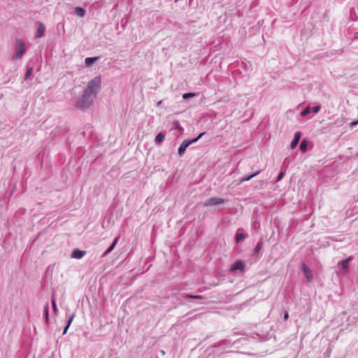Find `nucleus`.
Here are the masks:
<instances>
[{
    "label": "nucleus",
    "mask_w": 358,
    "mask_h": 358,
    "mask_svg": "<svg viewBox=\"0 0 358 358\" xmlns=\"http://www.w3.org/2000/svg\"><path fill=\"white\" fill-rule=\"evenodd\" d=\"M310 107H308L306 108L302 113H301V115L302 116H305L307 114L310 113Z\"/></svg>",
    "instance_id": "21"
},
{
    "label": "nucleus",
    "mask_w": 358,
    "mask_h": 358,
    "mask_svg": "<svg viewBox=\"0 0 358 358\" xmlns=\"http://www.w3.org/2000/svg\"><path fill=\"white\" fill-rule=\"evenodd\" d=\"M308 143L306 140H303L300 144V150L302 152H305L307 150Z\"/></svg>",
    "instance_id": "15"
},
{
    "label": "nucleus",
    "mask_w": 358,
    "mask_h": 358,
    "mask_svg": "<svg viewBox=\"0 0 358 358\" xmlns=\"http://www.w3.org/2000/svg\"><path fill=\"white\" fill-rule=\"evenodd\" d=\"M101 76H96L88 83L87 89L84 91L80 100L77 102L76 106L80 108H85L92 101V96L95 95L101 86Z\"/></svg>",
    "instance_id": "1"
},
{
    "label": "nucleus",
    "mask_w": 358,
    "mask_h": 358,
    "mask_svg": "<svg viewBox=\"0 0 358 358\" xmlns=\"http://www.w3.org/2000/svg\"><path fill=\"white\" fill-rule=\"evenodd\" d=\"M189 297L193 298V299H201L202 298L201 296H189Z\"/></svg>",
    "instance_id": "29"
},
{
    "label": "nucleus",
    "mask_w": 358,
    "mask_h": 358,
    "mask_svg": "<svg viewBox=\"0 0 358 358\" xmlns=\"http://www.w3.org/2000/svg\"><path fill=\"white\" fill-rule=\"evenodd\" d=\"M26 52L25 43L21 40L16 41L14 59L21 58Z\"/></svg>",
    "instance_id": "2"
},
{
    "label": "nucleus",
    "mask_w": 358,
    "mask_h": 358,
    "mask_svg": "<svg viewBox=\"0 0 358 358\" xmlns=\"http://www.w3.org/2000/svg\"><path fill=\"white\" fill-rule=\"evenodd\" d=\"M262 245V243L261 241L259 242L255 248V252H258L261 250Z\"/></svg>",
    "instance_id": "22"
},
{
    "label": "nucleus",
    "mask_w": 358,
    "mask_h": 358,
    "mask_svg": "<svg viewBox=\"0 0 358 358\" xmlns=\"http://www.w3.org/2000/svg\"><path fill=\"white\" fill-rule=\"evenodd\" d=\"M165 136L162 133H159L155 138V143L159 145L164 140Z\"/></svg>",
    "instance_id": "11"
},
{
    "label": "nucleus",
    "mask_w": 358,
    "mask_h": 358,
    "mask_svg": "<svg viewBox=\"0 0 358 358\" xmlns=\"http://www.w3.org/2000/svg\"><path fill=\"white\" fill-rule=\"evenodd\" d=\"M301 268L303 272L304 273L308 281H310L313 279V275L310 271V270L308 268V267L305 264H301Z\"/></svg>",
    "instance_id": "6"
},
{
    "label": "nucleus",
    "mask_w": 358,
    "mask_h": 358,
    "mask_svg": "<svg viewBox=\"0 0 358 358\" xmlns=\"http://www.w3.org/2000/svg\"><path fill=\"white\" fill-rule=\"evenodd\" d=\"M85 251L76 250L73 252L71 257L75 259H81L85 255Z\"/></svg>",
    "instance_id": "9"
},
{
    "label": "nucleus",
    "mask_w": 358,
    "mask_h": 358,
    "mask_svg": "<svg viewBox=\"0 0 358 358\" xmlns=\"http://www.w3.org/2000/svg\"><path fill=\"white\" fill-rule=\"evenodd\" d=\"M301 136V134L299 131L295 133L294 139L292 140V141L291 143V148L292 149H294V148L296 147V145H298V143L299 142Z\"/></svg>",
    "instance_id": "8"
},
{
    "label": "nucleus",
    "mask_w": 358,
    "mask_h": 358,
    "mask_svg": "<svg viewBox=\"0 0 358 358\" xmlns=\"http://www.w3.org/2000/svg\"><path fill=\"white\" fill-rule=\"evenodd\" d=\"M52 305L53 310H55V312H56L57 311V306H56L55 301L54 299H52Z\"/></svg>",
    "instance_id": "26"
},
{
    "label": "nucleus",
    "mask_w": 358,
    "mask_h": 358,
    "mask_svg": "<svg viewBox=\"0 0 358 358\" xmlns=\"http://www.w3.org/2000/svg\"><path fill=\"white\" fill-rule=\"evenodd\" d=\"M352 259V257H350L349 258L343 260L341 262V266L342 268L347 273L348 272V268H349V262Z\"/></svg>",
    "instance_id": "10"
},
{
    "label": "nucleus",
    "mask_w": 358,
    "mask_h": 358,
    "mask_svg": "<svg viewBox=\"0 0 358 358\" xmlns=\"http://www.w3.org/2000/svg\"><path fill=\"white\" fill-rule=\"evenodd\" d=\"M98 59V57H87L85 59V64L87 66H90L92 65L95 61H96Z\"/></svg>",
    "instance_id": "14"
},
{
    "label": "nucleus",
    "mask_w": 358,
    "mask_h": 358,
    "mask_svg": "<svg viewBox=\"0 0 358 358\" xmlns=\"http://www.w3.org/2000/svg\"><path fill=\"white\" fill-rule=\"evenodd\" d=\"M74 317H75V315L73 314L69 317L67 324L66 325V327L64 329V331H63L64 334H65L67 332V330H68L69 326L71 325V322H73Z\"/></svg>",
    "instance_id": "13"
},
{
    "label": "nucleus",
    "mask_w": 358,
    "mask_h": 358,
    "mask_svg": "<svg viewBox=\"0 0 358 358\" xmlns=\"http://www.w3.org/2000/svg\"><path fill=\"white\" fill-rule=\"evenodd\" d=\"M357 124H358V120L351 122L350 125H351V127H354V126L357 125Z\"/></svg>",
    "instance_id": "28"
},
{
    "label": "nucleus",
    "mask_w": 358,
    "mask_h": 358,
    "mask_svg": "<svg viewBox=\"0 0 358 358\" xmlns=\"http://www.w3.org/2000/svg\"><path fill=\"white\" fill-rule=\"evenodd\" d=\"M45 31V26L43 25V24L41 22H38L36 37V38L42 37L44 35Z\"/></svg>",
    "instance_id": "7"
},
{
    "label": "nucleus",
    "mask_w": 358,
    "mask_h": 358,
    "mask_svg": "<svg viewBox=\"0 0 358 358\" xmlns=\"http://www.w3.org/2000/svg\"><path fill=\"white\" fill-rule=\"evenodd\" d=\"M245 238V234H241V233L237 234V235L236 236V242L238 243L241 241L243 240Z\"/></svg>",
    "instance_id": "17"
},
{
    "label": "nucleus",
    "mask_w": 358,
    "mask_h": 358,
    "mask_svg": "<svg viewBox=\"0 0 358 358\" xmlns=\"http://www.w3.org/2000/svg\"><path fill=\"white\" fill-rule=\"evenodd\" d=\"M311 110L313 113H317L320 110V106H314Z\"/></svg>",
    "instance_id": "24"
},
{
    "label": "nucleus",
    "mask_w": 358,
    "mask_h": 358,
    "mask_svg": "<svg viewBox=\"0 0 358 358\" xmlns=\"http://www.w3.org/2000/svg\"><path fill=\"white\" fill-rule=\"evenodd\" d=\"M288 317H289V314H288V312H287V311H286V312L285 313V315H284V319H285V320H287L288 319Z\"/></svg>",
    "instance_id": "27"
},
{
    "label": "nucleus",
    "mask_w": 358,
    "mask_h": 358,
    "mask_svg": "<svg viewBox=\"0 0 358 358\" xmlns=\"http://www.w3.org/2000/svg\"><path fill=\"white\" fill-rule=\"evenodd\" d=\"M245 264L241 260H238L235 262L234 264L231 266L230 268L231 271H235L236 270H240L241 271H244Z\"/></svg>",
    "instance_id": "5"
},
{
    "label": "nucleus",
    "mask_w": 358,
    "mask_h": 358,
    "mask_svg": "<svg viewBox=\"0 0 358 358\" xmlns=\"http://www.w3.org/2000/svg\"><path fill=\"white\" fill-rule=\"evenodd\" d=\"M32 72H33V69H32V68H29V69L27 71V72H26V73H25V79H27V78L31 76V74L32 73Z\"/></svg>",
    "instance_id": "20"
},
{
    "label": "nucleus",
    "mask_w": 358,
    "mask_h": 358,
    "mask_svg": "<svg viewBox=\"0 0 358 358\" xmlns=\"http://www.w3.org/2000/svg\"><path fill=\"white\" fill-rule=\"evenodd\" d=\"M75 13L78 16L83 17L85 15V10L81 7H76L75 8Z\"/></svg>",
    "instance_id": "12"
},
{
    "label": "nucleus",
    "mask_w": 358,
    "mask_h": 358,
    "mask_svg": "<svg viewBox=\"0 0 358 358\" xmlns=\"http://www.w3.org/2000/svg\"><path fill=\"white\" fill-rule=\"evenodd\" d=\"M117 242V238H115V239L114 242L113 243V244L107 250L106 253H109L110 252H111L113 250V248L115 246Z\"/></svg>",
    "instance_id": "18"
},
{
    "label": "nucleus",
    "mask_w": 358,
    "mask_h": 358,
    "mask_svg": "<svg viewBox=\"0 0 358 358\" xmlns=\"http://www.w3.org/2000/svg\"><path fill=\"white\" fill-rule=\"evenodd\" d=\"M195 96L194 93H185L182 95L183 99H187L192 97H194Z\"/></svg>",
    "instance_id": "19"
},
{
    "label": "nucleus",
    "mask_w": 358,
    "mask_h": 358,
    "mask_svg": "<svg viewBox=\"0 0 358 358\" xmlns=\"http://www.w3.org/2000/svg\"><path fill=\"white\" fill-rule=\"evenodd\" d=\"M204 134V133H201L197 138H194L192 140H185L184 141L180 146L178 148V155L180 156H182L183 155V154L185 153V150H186V148L189 145H191L192 143H195Z\"/></svg>",
    "instance_id": "3"
},
{
    "label": "nucleus",
    "mask_w": 358,
    "mask_h": 358,
    "mask_svg": "<svg viewBox=\"0 0 358 358\" xmlns=\"http://www.w3.org/2000/svg\"><path fill=\"white\" fill-rule=\"evenodd\" d=\"M224 201V199L222 198H217V197H213L208 200H206L204 203V206H216L223 203Z\"/></svg>",
    "instance_id": "4"
},
{
    "label": "nucleus",
    "mask_w": 358,
    "mask_h": 358,
    "mask_svg": "<svg viewBox=\"0 0 358 358\" xmlns=\"http://www.w3.org/2000/svg\"><path fill=\"white\" fill-rule=\"evenodd\" d=\"M48 304L47 303L45 307H44V311H45V319L46 320H48Z\"/></svg>",
    "instance_id": "23"
},
{
    "label": "nucleus",
    "mask_w": 358,
    "mask_h": 358,
    "mask_svg": "<svg viewBox=\"0 0 358 358\" xmlns=\"http://www.w3.org/2000/svg\"><path fill=\"white\" fill-rule=\"evenodd\" d=\"M259 173V171H257L256 173L248 176V177H245V178H243L241 179L240 180V182H243L245 181H248L250 180H251L252 178H254L255 176H256L257 175H258Z\"/></svg>",
    "instance_id": "16"
},
{
    "label": "nucleus",
    "mask_w": 358,
    "mask_h": 358,
    "mask_svg": "<svg viewBox=\"0 0 358 358\" xmlns=\"http://www.w3.org/2000/svg\"><path fill=\"white\" fill-rule=\"evenodd\" d=\"M283 176H284V172H283V171H281V172L279 173V175H278V178H277L276 181H277V182L280 181V180L282 178Z\"/></svg>",
    "instance_id": "25"
}]
</instances>
